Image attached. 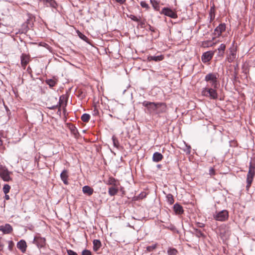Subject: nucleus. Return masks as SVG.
I'll return each instance as SVG.
<instances>
[{
    "label": "nucleus",
    "instance_id": "obj_19",
    "mask_svg": "<svg viewBox=\"0 0 255 255\" xmlns=\"http://www.w3.org/2000/svg\"><path fill=\"white\" fill-rule=\"evenodd\" d=\"M175 212L178 214H181L183 212L182 206L178 204H175L173 207Z\"/></svg>",
    "mask_w": 255,
    "mask_h": 255
},
{
    "label": "nucleus",
    "instance_id": "obj_31",
    "mask_svg": "<svg viewBox=\"0 0 255 255\" xmlns=\"http://www.w3.org/2000/svg\"><path fill=\"white\" fill-rule=\"evenodd\" d=\"M10 189V187L9 185H8V184H4L2 190H3V192L5 194H6L7 193H8L9 192Z\"/></svg>",
    "mask_w": 255,
    "mask_h": 255
},
{
    "label": "nucleus",
    "instance_id": "obj_44",
    "mask_svg": "<svg viewBox=\"0 0 255 255\" xmlns=\"http://www.w3.org/2000/svg\"><path fill=\"white\" fill-rule=\"evenodd\" d=\"M1 177L4 181H8L11 179L10 176H1Z\"/></svg>",
    "mask_w": 255,
    "mask_h": 255
},
{
    "label": "nucleus",
    "instance_id": "obj_39",
    "mask_svg": "<svg viewBox=\"0 0 255 255\" xmlns=\"http://www.w3.org/2000/svg\"><path fill=\"white\" fill-rule=\"evenodd\" d=\"M82 255H92V254L89 250H84L82 252Z\"/></svg>",
    "mask_w": 255,
    "mask_h": 255
},
{
    "label": "nucleus",
    "instance_id": "obj_2",
    "mask_svg": "<svg viewBox=\"0 0 255 255\" xmlns=\"http://www.w3.org/2000/svg\"><path fill=\"white\" fill-rule=\"evenodd\" d=\"M205 81H206L209 85V87L214 88H218V78L217 74L214 73H210L207 74L205 77Z\"/></svg>",
    "mask_w": 255,
    "mask_h": 255
},
{
    "label": "nucleus",
    "instance_id": "obj_1",
    "mask_svg": "<svg viewBox=\"0 0 255 255\" xmlns=\"http://www.w3.org/2000/svg\"><path fill=\"white\" fill-rule=\"evenodd\" d=\"M216 89L217 88L209 87V85H207L206 87L203 89L202 91V94L203 96L209 98L210 99H217L218 95Z\"/></svg>",
    "mask_w": 255,
    "mask_h": 255
},
{
    "label": "nucleus",
    "instance_id": "obj_43",
    "mask_svg": "<svg viewBox=\"0 0 255 255\" xmlns=\"http://www.w3.org/2000/svg\"><path fill=\"white\" fill-rule=\"evenodd\" d=\"M67 254L68 255H78L77 254L72 250H67Z\"/></svg>",
    "mask_w": 255,
    "mask_h": 255
},
{
    "label": "nucleus",
    "instance_id": "obj_22",
    "mask_svg": "<svg viewBox=\"0 0 255 255\" xmlns=\"http://www.w3.org/2000/svg\"><path fill=\"white\" fill-rule=\"evenodd\" d=\"M44 5L46 6H50L53 8H56L57 6V3L54 0H47V2H45Z\"/></svg>",
    "mask_w": 255,
    "mask_h": 255
},
{
    "label": "nucleus",
    "instance_id": "obj_52",
    "mask_svg": "<svg viewBox=\"0 0 255 255\" xmlns=\"http://www.w3.org/2000/svg\"><path fill=\"white\" fill-rule=\"evenodd\" d=\"M237 73L236 72H235V73H234V79H236L237 78Z\"/></svg>",
    "mask_w": 255,
    "mask_h": 255
},
{
    "label": "nucleus",
    "instance_id": "obj_33",
    "mask_svg": "<svg viewBox=\"0 0 255 255\" xmlns=\"http://www.w3.org/2000/svg\"><path fill=\"white\" fill-rule=\"evenodd\" d=\"M61 102H62V101L61 100V98H60V100H59V102L58 103V104L57 105H55V106H53L51 107H49V108L50 109H51V110H54V109H55L56 108H59L60 109V108L61 107Z\"/></svg>",
    "mask_w": 255,
    "mask_h": 255
},
{
    "label": "nucleus",
    "instance_id": "obj_29",
    "mask_svg": "<svg viewBox=\"0 0 255 255\" xmlns=\"http://www.w3.org/2000/svg\"><path fill=\"white\" fill-rule=\"evenodd\" d=\"M255 174V167L252 164H250L249 172L248 175H254Z\"/></svg>",
    "mask_w": 255,
    "mask_h": 255
},
{
    "label": "nucleus",
    "instance_id": "obj_24",
    "mask_svg": "<svg viewBox=\"0 0 255 255\" xmlns=\"http://www.w3.org/2000/svg\"><path fill=\"white\" fill-rule=\"evenodd\" d=\"M253 177L254 176H247V185L246 186L247 190H249V188H250V187L253 182Z\"/></svg>",
    "mask_w": 255,
    "mask_h": 255
},
{
    "label": "nucleus",
    "instance_id": "obj_5",
    "mask_svg": "<svg viewBox=\"0 0 255 255\" xmlns=\"http://www.w3.org/2000/svg\"><path fill=\"white\" fill-rule=\"evenodd\" d=\"M161 13L172 18H176L177 17L176 13L167 7H164L162 10Z\"/></svg>",
    "mask_w": 255,
    "mask_h": 255
},
{
    "label": "nucleus",
    "instance_id": "obj_28",
    "mask_svg": "<svg viewBox=\"0 0 255 255\" xmlns=\"http://www.w3.org/2000/svg\"><path fill=\"white\" fill-rule=\"evenodd\" d=\"M70 129L71 131V132L76 136L78 133L76 128L73 125H71L70 126Z\"/></svg>",
    "mask_w": 255,
    "mask_h": 255
},
{
    "label": "nucleus",
    "instance_id": "obj_20",
    "mask_svg": "<svg viewBox=\"0 0 255 255\" xmlns=\"http://www.w3.org/2000/svg\"><path fill=\"white\" fill-rule=\"evenodd\" d=\"M10 173L7 168L1 165H0V175H9Z\"/></svg>",
    "mask_w": 255,
    "mask_h": 255
},
{
    "label": "nucleus",
    "instance_id": "obj_41",
    "mask_svg": "<svg viewBox=\"0 0 255 255\" xmlns=\"http://www.w3.org/2000/svg\"><path fill=\"white\" fill-rule=\"evenodd\" d=\"M138 22H139L138 24L140 25V26L141 28H143L145 26V20H141L140 19V21H138Z\"/></svg>",
    "mask_w": 255,
    "mask_h": 255
},
{
    "label": "nucleus",
    "instance_id": "obj_16",
    "mask_svg": "<svg viewBox=\"0 0 255 255\" xmlns=\"http://www.w3.org/2000/svg\"><path fill=\"white\" fill-rule=\"evenodd\" d=\"M163 157V155L160 153L156 152L153 155L152 160L153 161L157 162L161 161Z\"/></svg>",
    "mask_w": 255,
    "mask_h": 255
},
{
    "label": "nucleus",
    "instance_id": "obj_34",
    "mask_svg": "<svg viewBox=\"0 0 255 255\" xmlns=\"http://www.w3.org/2000/svg\"><path fill=\"white\" fill-rule=\"evenodd\" d=\"M129 17L132 19V20L134 21H140V17L139 16V18L133 15H130V16H129Z\"/></svg>",
    "mask_w": 255,
    "mask_h": 255
},
{
    "label": "nucleus",
    "instance_id": "obj_13",
    "mask_svg": "<svg viewBox=\"0 0 255 255\" xmlns=\"http://www.w3.org/2000/svg\"><path fill=\"white\" fill-rule=\"evenodd\" d=\"M0 231L4 234H9L12 231V228L9 224H5L0 226Z\"/></svg>",
    "mask_w": 255,
    "mask_h": 255
},
{
    "label": "nucleus",
    "instance_id": "obj_23",
    "mask_svg": "<svg viewBox=\"0 0 255 255\" xmlns=\"http://www.w3.org/2000/svg\"><path fill=\"white\" fill-rule=\"evenodd\" d=\"M226 49V45L224 44H221L219 47L218 48V55L219 56H223L224 51Z\"/></svg>",
    "mask_w": 255,
    "mask_h": 255
},
{
    "label": "nucleus",
    "instance_id": "obj_30",
    "mask_svg": "<svg viewBox=\"0 0 255 255\" xmlns=\"http://www.w3.org/2000/svg\"><path fill=\"white\" fill-rule=\"evenodd\" d=\"M166 198H167L168 202L170 204H172L174 203V199H173V196L171 194H168L166 196Z\"/></svg>",
    "mask_w": 255,
    "mask_h": 255
},
{
    "label": "nucleus",
    "instance_id": "obj_50",
    "mask_svg": "<svg viewBox=\"0 0 255 255\" xmlns=\"http://www.w3.org/2000/svg\"><path fill=\"white\" fill-rule=\"evenodd\" d=\"M149 29L151 31H153V32L155 31L154 28L153 27H152L151 25H149Z\"/></svg>",
    "mask_w": 255,
    "mask_h": 255
},
{
    "label": "nucleus",
    "instance_id": "obj_51",
    "mask_svg": "<svg viewBox=\"0 0 255 255\" xmlns=\"http://www.w3.org/2000/svg\"><path fill=\"white\" fill-rule=\"evenodd\" d=\"M93 112H94L93 114L95 115H98L99 114L98 111L97 109H95V110H94Z\"/></svg>",
    "mask_w": 255,
    "mask_h": 255
},
{
    "label": "nucleus",
    "instance_id": "obj_18",
    "mask_svg": "<svg viewBox=\"0 0 255 255\" xmlns=\"http://www.w3.org/2000/svg\"><path fill=\"white\" fill-rule=\"evenodd\" d=\"M101 247V243L99 240H94L93 241V250L94 251H97Z\"/></svg>",
    "mask_w": 255,
    "mask_h": 255
},
{
    "label": "nucleus",
    "instance_id": "obj_12",
    "mask_svg": "<svg viewBox=\"0 0 255 255\" xmlns=\"http://www.w3.org/2000/svg\"><path fill=\"white\" fill-rule=\"evenodd\" d=\"M104 182L108 185H112L113 186H120V183L119 180H116L114 178L112 177H109L108 179H105L104 180Z\"/></svg>",
    "mask_w": 255,
    "mask_h": 255
},
{
    "label": "nucleus",
    "instance_id": "obj_40",
    "mask_svg": "<svg viewBox=\"0 0 255 255\" xmlns=\"http://www.w3.org/2000/svg\"><path fill=\"white\" fill-rule=\"evenodd\" d=\"M140 5L144 8H148V5L147 3H146L145 1H142L140 2Z\"/></svg>",
    "mask_w": 255,
    "mask_h": 255
},
{
    "label": "nucleus",
    "instance_id": "obj_8",
    "mask_svg": "<svg viewBox=\"0 0 255 255\" xmlns=\"http://www.w3.org/2000/svg\"><path fill=\"white\" fill-rule=\"evenodd\" d=\"M236 49L234 48H231L230 49V54L227 57V60L229 63L233 62L236 58Z\"/></svg>",
    "mask_w": 255,
    "mask_h": 255
},
{
    "label": "nucleus",
    "instance_id": "obj_17",
    "mask_svg": "<svg viewBox=\"0 0 255 255\" xmlns=\"http://www.w3.org/2000/svg\"><path fill=\"white\" fill-rule=\"evenodd\" d=\"M163 59V56L162 55L159 56H150L147 57V60L149 61L153 60L155 61H160Z\"/></svg>",
    "mask_w": 255,
    "mask_h": 255
},
{
    "label": "nucleus",
    "instance_id": "obj_6",
    "mask_svg": "<svg viewBox=\"0 0 255 255\" xmlns=\"http://www.w3.org/2000/svg\"><path fill=\"white\" fill-rule=\"evenodd\" d=\"M225 30L226 24L221 23L215 29L214 34L216 37H219Z\"/></svg>",
    "mask_w": 255,
    "mask_h": 255
},
{
    "label": "nucleus",
    "instance_id": "obj_53",
    "mask_svg": "<svg viewBox=\"0 0 255 255\" xmlns=\"http://www.w3.org/2000/svg\"><path fill=\"white\" fill-rule=\"evenodd\" d=\"M5 198H6V199H7V200L9 199V196H8V195H5Z\"/></svg>",
    "mask_w": 255,
    "mask_h": 255
},
{
    "label": "nucleus",
    "instance_id": "obj_10",
    "mask_svg": "<svg viewBox=\"0 0 255 255\" xmlns=\"http://www.w3.org/2000/svg\"><path fill=\"white\" fill-rule=\"evenodd\" d=\"M29 56L24 53H22L20 56L21 64L22 67L25 69L26 66L29 62Z\"/></svg>",
    "mask_w": 255,
    "mask_h": 255
},
{
    "label": "nucleus",
    "instance_id": "obj_14",
    "mask_svg": "<svg viewBox=\"0 0 255 255\" xmlns=\"http://www.w3.org/2000/svg\"><path fill=\"white\" fill-rule=\"evenodd\" d=\"M17 247L18 249L20 250L22 253H24L26 251V243L24 241L21 240L18 242Z\"/></svg>",
    "mask_w": 255,
    "mask_h": 255
},
{
    "label": "nucleus",
    "instance_id": "obj_47",
    "mask_svg": "<svg viewBox=\"0 0 255 255\" xmlns=\"http://www.w3.org/2000/svg\"><path fill=\"white\" fill-rule=\"evenodd\" d=\"M116 1L120 4H123L125 1L126 0H116Z\"/></svg>",
    "mask_w": 255,
    "mask_h": 255
},
{
    "label": "nucleus",
    "instance_id": "obj_46",
    "mask_svg": "<svg viewBox=\"0 0 255 255\" xmlns=\"http://www.w3.org/2000/svg\"><path fill=\"white\" fill-rule=\"evenodd\" d=\"M150 1L152 3V5L154 8H155L156 6L158 5V3L156 1H154V2H153L152 0H150Z\"/></svg>",
    "mask_w": 255,
    "mask_h": 255
},
{
    "label": "nucleus",
    "instance_id": "obj_48",
    "mask_svg": "<svg viewBox=\"0 0 255 255\" xmlns=\"http://www.w3.org/2000/svg\"><path fill=\"white\" fill-rule=\"evenodd\" d=\"M67 172V170H64L63 171L60 173V175H66Z\"/></svg>",
    "mask_w": 255,
    "mask_h": 255
},
{
    "label": "nucleus",
    "instance_id": "obj_9",
    "mask_svg": "<svg viewBox=\"0 0 255 255\" xmlns=\"http://www.w3.org/2000/svg\"><path fill=\"white\" fill-rule=\"evenodd\" d=\"M214 55V52L212 51H207L203 54L202 56V60L204 63L209 62L211 60Z\"/></svg>",
    "mask_w": 255,
    "mask_h": 255
},
{
    "label": "nucleus",
    "instance_id": "obj_36",
    "mask_svg": "<svg viewBox=\"0 0 255 255\" xmlns=\"http://www.w3.org/2000/svg\"><path fill=\"white\" fill-rule=\"evenodd\" d=\"M60 178L65 184L67 185L68 184V176H60Z\"/></svg>",
    "mask_w": 255,
    "mask_h": 255
},
{
    "label": "nucleus",
    "instance_id": "obj_21",
    "mask_svg": "<svg viewBox=\"0 0 255 255\" xmlns=\"http://www.w3.org/2000/svg\"><path fill=\"white\" fill-rule=\"evenodd\" d=\"M82 190L85 194H87L89 195H92L93 193V189L88 186H84Z\"/></svg>",
    "mask_w": 255,
    "mask_h": 255
},
{
    "label": "nucleus",
    "instance_id": "obj_4",
    "mask_svg": "<svg viewBox=\"0 0 255 255\" xmlns=\"http://www.w3.org/2000/svg\"><path fill=\"white\" fill-rule=\"evenodd\" d=\"M142 105L143 106L147 108L148 111L150 113H153L154 114H156L157 103L144 101Z\"/></svg>",
    "mask_w": 255,
    "mask_h": 255
},
{
    "label": "nucleus",
    "instance_id": "obj_35",
    "mask_svg": "<svg viewBox=\"0 0 255 255\" xmlns=\"http://www.w3.org/2000/svg\"><path fill=\"white\" fill-rule=\"evenodd\" d=\"M112 139H113V141L114 145L115 147H118L119 145V141H118V139L114 136L113 137Z\"/></svg>",
    "mask_w": 255,
    "mask_h": 255
},
{
    "label": "nucleus",
    "instance_id": "obj_7",
    "mask_svg": "<svg viewBox=\"0 0 255 255\" xmlns=\"http://www.w3.org/2000/svg\"><path fill=\"white\" fill-rule=\"evenodd\" d=\"M33 243L36 244L38 248H42L45 245V240L43 238L36 237L33 240Z\"/></svg>",
    "mask_w": 255,
    "mask_h": 255
},
{
    "label": "nucleus",
    "instance_id": "obj_37",
    "mask_svg": "<svg viewBox=\"0 0 255 255\" xmlns=\"http://www.w3.org/2000/svg\"><path fill=\"white\" fill-rule=\"evenodd\" d=\"M195 234L198 237H201L204 236L203 233L201 231L198 230L197 229H196L195 230Z\"/></svg>",
    "mask_w": 255,
    "mask_h": 255
},
{
    "label": "nucleus",
    "instance_id": "obj_3",
    "mask_svg": "<svg viewBox=\"0 0 255 255\" xmlns=\"http://www.w3.org/2000/svg\"><path fill=\"white\" fill-rule=\"evenodd\" d=\"M228 217V212L225 210L217 212L214 215V218L216 220L222 222L227 220Z\"/></svg>",
    "mask_w": 255,
    "mask_h": 255
},
{
    "label": "nucleus",
    "instance_id": "obj_11",
    "mask_svg": "<svg viewBox=\"0 0 255 255\" xmlns=\"http://www.w3.org/2000/svg\"><path fill=\"white\" fill-rule=\"evenodd\" d=\"M157 108L156 115L164 113L166 111V105L164 103H157Z\"/></svg>",
    "mask_w": 255,
    "mask_h": 255
},
{
    "label": "nucleus",
    "instance_id": "obj_42",
    "mask_svg": "<svg viewBox=\"0 0 255 255\" xmlns=\"http://www.w3.org/2000/svg\"><path fill=\"white\" fill-rule=\"evenodd\" d=\"M184 150L186 152L187 154H189L191 152V147L190 146L186 145V149H184Z\"/></svg>",
    "mask_w": 255,
    "mask_h": 255
},
{
    "label": "nucleus",
    "instance_id": "obj_45",
    "mask_svg": "<svg viewBox=\"0 0 255 255\" xmlns=\"http://www.w3.org/2000/svg\"><path fill=\"white\" fill-rule=\"evenodd\" d=\"M209 174H215V170L213 168H211L209 170Z\"/></svg>",
    "mask_w": 255,
    "mask_h": 255
},
{
    "label": "nucleus",
    "instance_id": "obj_49",
    "mask_svg": "<svg viewBox=\"0 0 255 255\" xmlns=\"http://www.w3.org/2000/svg\"><path fill=\"white\" fill-rule=\"evenodd\" d=\"M198 226L200 228H202L204 227V225L203 223H198Z\"/></svg>",
    "mask_w": 255,
    "mask_h": 255
},
{
    "label": "nucleus",
    "instance_id": "obj_25",
    "mask_svg": "<svg viewBox=\"0 0 255 255\" xmlns=\"http://www.w3.org/2000/svg\"><path fill=\"white\" fill-rule=\"evenodd\" d=\"M46 83L50 87H54L56 84V82L54 80L52 79H47L46 80Z\"/></svg>",
    "mask_w": 255,
    "mask_h": 255
},
{
    "label": "nucleus",
    "instance_id": "obj_15",
    "mask_svg": "<svg viewBox=\"0 0 255 255\" xmlns=\"http://www.w3.org/2000/svg\"><path fill=\"white\" fill-rule=\"evenodd\" d=\"M119 186H114L109 188L108 191L109 194L111 196L117 194L119 191Z\"/></svg>",
    "mask_w": 255,
    "mask_h": 255
},
{
    "label": "nucleus",
    "instance_id": "obj_38",
    "mask_svg": "<svg viewBox=\"0 0 255 255\" xmlns=\"http://www.w3.org/2000/svg\"><path fill=\"white\" fill-rule=\"evenodd\" d=\"M156 245H152L150 246H148L146 248V250L148 252H151V251H153L154 249H155L156 248Z\"/></svg>",
    "mask_w": 255,
    "mask_h": 255
},
{
    "label": "nucleus",
    "instance_id": "obj_27",
    "mask_svg": "<svg viewBox=\"0 0 255 255\" xmlns=\"http://www.w3.org/2000/svg\"><path fill=\"white\" fill-rule=\"evenodd\" d=\"M90 119V116L88 114H84L81 117V120L84 122H88Z\"/></svg>",
    "mask_w": 255,
    "mask_h": 255
},
{
    "label": "nucleus",
    "instance_id": "obj_32",
    "mask_svg": "<svg viewBox=\"0 0 255 255\" xmlns=\"http://www.w3.org/2000/svg\"><path fill=\"white\" fill-rule=\"evenodd\" d=\"M177 253V251L175 249H169L168 250V254L170 255H176Z\"/></svg>",
    "mask_w": 255,
    "mask_h": 255
},
{
    "label": "nucleus",
    "instance_id": "obj_26",
    "mask_svg": "<svg viewBox=\"0 0 255 255\" xmlns=\"http://www.w3.org/2000/svg\"><path fill=\"white\" fill-rule=\"evenodd\" d=\"M210 18V21L213 20V19L215 18V9L214 7H212L210 10V13H209Z\"/></svg>",
    "mask_w": 255,
    "mask_h": 255
},
{
    "label": "nucleus",
    "instance_id": "obj_54",
    "mask_svg": "<svg viewBox=\"0 0 255 255\" xmlns=\"http://www.w3.org/2000/svg\"><path fill=\"white\" fill-rule=\"evenodd\" d=\"M174 227H172V228H171V230H174Z\"/></svg>",
    "mask_w": 255,
    "mask_h": 255
}]
</instances>
